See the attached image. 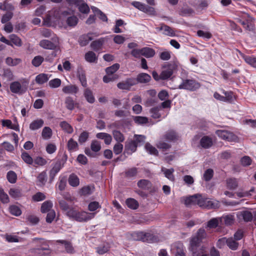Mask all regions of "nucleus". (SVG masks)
<instances>
[{
  "label": "nucleus",
  "instance_id": "41",
  "mask_svg": "<svg viewBox=\"0 0 256 256\" xmlns=\"http://www.w3.org/2000/svg\"><path fill=\"white\" fill-rule=\"evenodd\" d=\"M68 149L70 151H76L78 148V142L72 138H70L67 144Z\"/></svg>",
  "mask_w": 256,
  "mask_h": 256
},
{
  "label": "nucleus",
  "instance_id": "39",
  "mask_svg": "<svg viewBox=\"0 0 256 256\" xmlns=\"http://www.w3.org/2000/svg\"><path fill=\"white\" fill-rule=\"evenodd\" d=\"M92 10L95 14V15L97 16L100 20L104 22H107V16L100 10L96 7L92 8Z\"/></svg>",
  "mask_w": 256,
  "mask_h": 256
},
{
  "label": "nucleus",
  "instance_id": "23",
  "mask_svg": "<svg viewBox=\"0 0 256 256\" xmlns=\"http://www.w3.org/2000/svg\"><path fill=\"white\" fill-rule=\"evenodd\" d=\"M78 88L75 85H68L62 88V92L66 94H76L78 92Z\"/></svg>",
  "mask_w": 256,
  "mask_h": 256
},
{
  "label": "nucleus",
  "instance_id": "53",
  "mask_svg": "<svg viewBox=\"0 0 256 256\" xmlns=\"http://www.w3.org/2000/svg\"><path fill=\"white\" fill-rule=\"evenodd\" d=\"M44 61V58L40 56H37L32 60V64L35 67L39 66Z\"/></svg>",
  "mask_w": 256,
  "mask_h": 256
},
{
  "label": "nucleus",
  "instance_id": "33",
  "mask_svg": "<svg viewBox=\"0 0 256 256\" xmlns=\"http://www.w3.org/2000/svg\"><path fill=\"white\" fill-rule=\"evenodd\" d=\"M60 126L62 129L68 134H72L74 131L72 126L66 121L60 122Z\"/></svg>",
  "mask_w": 256,
  "mask_h": 256
},
{
  "label": "nucleus",
  "instance_id": "9",
  "mask_svg": "<svg viewBox=\"0 0 256 256\" xmlns=\"http://www.w3.org/2000/svg\"><path fill=\"white\" fill-rule=\"evenodd\" d=\"M10 90L13 93L22 94L26 90V86L22 85L18 82H14L10 84Z\"/></svg>",
  "mask_w": 256,
  "mask_h": 256
},
{
  "label": "nucleus",
  "instance_id": "27",
  "mask_svg": "<svg viewBox=\"0 0 256 256\" xmlns=\"http://www.w3.org/2000/svg\"><path fill=\"white\" fill-rule=\"evenodd\" d=\"M200 143L202 148H208L212 145V140L210 138L204 136L200 140Z\"/></svg>",
  "mask_w": 256,
  "mask_h": 256
},
{
  "label": "nucleus",
  "instance_id": "37",
  "mask_svg": "<svg viewBox=\"0 0 256 256\" xmlns=\"http://www.w3.org/2000/svg\"><path fill=\"white\" fill-rule=\"evenodd\" d=\"M162 172H164V176L171 181H174V180L173 172H174V168L167 169L164 167L162 168Z\"/></svg>",
  "mask_w": 256,
  "mask_h": 256
},
{
  "label": "nucleus",
  "instance_id": "20",
  "mask_svg": "<svg viewBox=\"0 0 256 256\" xmlns=\"http://www.w3.org/2000/svg\"><path fill=\"white\" fill-rule=\"evenodd\" d=\"M64 103L66 107L70 110H72L77 105V102L70 96L66 98Z\"/></svg>",
  "mask_w": 256,
  "mask_h": 256
},
{
  "label": "nucleus",
  "instance_id": "35",
  "mask_svg": "<svg viewBox=\"0 0 256 256\" xmlns=\"http://www.w3.org/2000/svg\"><path fill=\"white\" fill-rule=\"evenodd\" d=\"M137 80L140 83H146L151 80V76L148 74L141 73L137 76Z\"/></svg>",
  "mask_w": 256,
  "mask_h": 256
},
{
  "label": "nucleus",
  "instance_id": "22",
  "mask_svg": "<svg viewBox=\"0 0 256 256\" xmlns=\"http://www.w3.org/2000/svg\"><path fill=\"white\" fill-rule=\"evenodd\" d=\"M105 39L104 38H101L98 40L93 41L90 44V46L92 49L95 51L99 50L103 45Z\"/></svg>",
  "mask_w": 256,
  "mask_h": 256
},
{
  "label": "nucleus",
  "instance_id": "40",
  "mask_svg": "<svg viewBox=\"0 0 256 256\" xmlns=\"http://www.w3.org/2000/svg\"><path fill=\"white\" fill-rule=\"evenodd\" d=\"M48 80V74H38L36 78V82L38 84H43Z\"/></svg>",
  "mask_w": 256,
  "mask_h": 256
},
{
  "label": "nucleus",
  "instance_id": "30",
  "mask_svg": "<svg viewBox=\"0 0 256 256\" xmlns=\"http://www.w3.org/2000/svg\"><path fill=\"white\" fill-rule=\"evenodd\" d=\"M241 56L246 62L252 67L256 68V58L250 56H246L241 54Z\"/></svg>",
  "mask_w": 256,
  "mask_h": 256
},
{
  "label": "nucleus",
  "instance_id": "11",
  "mask_svg": "<svg viewBox=\"0 0 256 256\" xmlns=\"http://www.w3.org/2000/svg\"><path fill=\"white\" fill-rule=\"evenodd\" d=\"M58 42H54V41H50L48 40H42L39 42V46L46 50H55L58 44Z\"/></svg>",
  "mask_w": 256,
  "mask_h": 256
},
{
  "label": "nucleus",
  "instance_id": "5",
  "mask_svg": "<svg viewBox=\"0 0 256 256\" xmlns=\"http://www.w3.org/2000/svg\"><path fill=\"white\" fill-rule=\"evenodd\" d=\"M200 84L194 79L182 78V82L176 88L174 89L178 88L180 90H186L194 92L198 89Z\"/></svg>",
  "mask_w": 256,
  "mask_h": 256
},
{
  "label": "nucleus",
  "instance_id": "18",
  "mask_svg": "<svg viewBox=\"0 0 256 256\" xmlns=\"http://www.w3.org/2000/svg\"><path fill=\"white\" fill-rule=\"evenodd\" d=\"M156 29L158 31L163 30V34L170 36H173L175 35L174 30L169 26L164 24H162L160 27L156 28Z\"/></svg>",
  "mask_w": 256,
  "mask_h": 256
},
{
  "label": "nucleus",
  "instance_id": "61",
  "mask_svg": "<svg viewBox=\"0 0 256 256\" xmlns=\"http://www.w3.org/2000/svg\"><path fill=\"white\" fill-rule=\"evenodd\" d=\"M118 76L116 74H107L103 77V81L105 83H108L110 82H113L118 78Z\"/></svg>",
  "mask_w": 256,
  "mask_h": 256
},
{
  "label": "nucleus",
  "instance_id": "6",
  "mask_svg": "<svg viewBox=\"0 0 256 256\" xmlns=\"http://www.w3.org/2000/svg\"><path fill=\"white\" fill-rule=\"evenodd\" d=\"M164 70L161 72V80H166L170 78L174 72L177 70L178 65L175 62L168 64L163 66Z\"/></svg>",
  "mask_w": 256,
  "mask_h": 256
},
{
  "label": "nucleus",
  "instance_id": "2",
  "mask_svg": "<svg viewBox=\"0 0 256 256\" xmlns=\"http://www.w3.org/2000/svg\"><path fill=\"white\" fill-rule=\"evenodd\" d=\"M68 12L66 10L60 12L59 9L54 8L48 12L44 18V24L50 26L53 24L58 23L63 18L67 17Z\"/></svg>",
  "mask_w": 256,
  "mask_h": 256
},
{
  "label": "nucleus",
  "instance_id": "7",
  "mask_svg": "<svg viewBox=\"0 0 256 256\" xmlns=\"http://www.w3.org/2000/svg\"><path fill=\"white\" fill-rule=\"evenodd\" d=\"M67 158V155L64 154L61 160H58L53 164V166L50 172V178H54L62 168L64 167V164L66 162Z\"/></svg>",
  "mask_w": 256,
  "mask_h": 256
},
{
  "label": "nucleus",
  "instance_id": "48",
  "mask_svg": "<svg viewBox=\"0 0 256 256\" xmlns=\"http://www.w3.org/2000/svg\"><path fill=\"white\" fill-rule=\"evenodd\" d=\"M6 178L10 183L14 184L16 181L17 176L15 172L10 170L7 173Z\"/></svg>",
  "mask_w": 256,
  "mask_h": 256
},
{
  "label": "nucleus",
  "instance_id": "50",
  "mask_svg": "<svg viewBox=\"0 0 256 256\" xmlns=\"http://www.w3.org/2000/svg\"><path fill=\"white\" fill-rule=\"evenodd\" d=\"M138 186L141 188L146 190L150 187V183L148 180H140L138 182Z\"/></svg>",
  "mask_w": 256,
  "mask_h": 256
},
{
  "label": "nucleus",
  "instance_id": "42",
  "mask_svg": "<svg viewBox=\"0 0 256 256\" xmlns=\"http://www.w3.org/2000/svg\"><path fill=\"white\" fill-rule=\"evenodd\" d=\"M52 207V203L50 201H46L42 205L41 212L42 213L48 212L52 210H51Z\"/></svg>",
  "mask_w": 256,
  "mask_h": 256
},
{
  "label": "nucleus",
  "instance_id": "55",
  "mask_svg": "<svg viewBox=\"0 0 256 256\" xmlns=\"http://www.w3.org/2000/svg\"><path fill=\"white\" fill-rule=\"evenodd\" d=\"M120 68V64H114L110 66L107 68L106 69V74H114Z\"/></svg>",
  "mask_w": 256,
  "mask_h": 256
},
{
  "label": "nucleus",
  "instance_id": "45",
  "mask_svg": "<svg viewBox=\"0 0 256 256\" xmlns=\"http://www.w3.org/2000/svg\"><path fill=\"white\" fill-rule=\"evenodd\" d=\"M9 211L12 214L16 216H19L22 214L20 208L15 205L10 206L9 207Z\"/></svg>",
  "mask_w": 256,
  "mask_h": 256
},
{
  "label": "nucleus",
  "instance_id": "19",
  "mask_svg": "<svg viewBox=\"0 0 256 256\" xmlns=\"http://www.w3.org/2000/svg\"><path fill=\"white\" fill-rule=\"evenodd\" d=\"M44 124V121L41 118H38L32 121L30 124V129L32 130H36L41 128Z\"/></svg>",
  "mask_w": 256,
  "mask_h": 256
},
{
  "label": "nucleus",
  "instance_id": "57",
  "mask_svg": "<svg viewBox=\"0 0 256 256\" xmlns=\"http://www.w3.org/2000/svg\"><path fill=\"white\" fill-rule=\"evenodd\" d=\"M220 222V218H213L208 222L207 226L209 228H216L218 226Z\"/></svg>",
  "mask_w": 256,
  "mask_h": 256
},
{
  "label": "nucleus",
  "instance_id": "12",
  "mask_svg": "<svg viewBox=\"0 0 256 256\" xmlns=\"http://www.w3.org/2000/svg\"><path fill=\"white\" fill-rule=\"evenodd\" d=\"M40 34L44 38H50L52 41L58 42V38L50 30L42 28L40 30Z\"/></svg>",
  "mask_w": 256,
  "mask_h": 256
},
{
  "label": "nucleus",
  "instance_id": "63",
  "mask_svg": "<svg viewBox=\"0 0 256 256\" xmlns=\"http://www.w3.org/2000/svg\"><path fill=\"white\" fill-rule=\"evenodd\" d=\"M227 246L232 250H236L238 248V244L232 238H228Z\"/></svg>",
  "mask_w": 256,
  "mask_h": 256
},
{
  "label": "nucleus",
  "instance_id": "64",
  "mask_svg": "<svg viewBox=\"0 0 256 256\" xmlns=\"http://www.w3.org/2000/svg\"><path fill=\"white\" fill-rule=\"evenodd\" d=\"M134 120L138 124H144L148 122V118L145 116H136L134 117Z\"/></svg>",
  "mask_w": 256,
  "mask_h": 256
},
{
  "label": "nucleus",
  "instance_id": "28",
  "mask_svg": "<svg viewBox=\"0 0 256 256\" xmlns=\"http://www.w3.org/2000/svg\"><path fill=\"white\" fill-rule=\"evenodd\" d=\"M84 95L88 102L90 104H93L95 101V98L93 95L92 92L90 90L87 88L84 90Z\"/></svg>",
  "mask_w": 256,
  "mask_h": 256
},
{
  "label": "nucleus",
  "instance_id": "56",
  "mask_svg": "<svg viewBox=\"0 0 256 256\" xmlns=\"http://www.w3.org/2000/svg\"><path fill=\"white\" fill-rule=\"evenodd\" d=\"M171 58V52L168 50H164L160 53V58L162 60H168Z\"/></svg>",
  "mask_w": 256,
  "mask_h": 256
},
{
  "label": "nucleus",
  "instance_id": "25",
  "mask_svg": "<svg viewBox=\"0 0 256 256\" xmlns=\"http://www.w3.org/2000/svg\"><path fill=\"white\" fill-rule=\"evenodd\" d=\"M238 216L240 219L242 218L245 222H250L252 219V214L248 211H242L238 213Z\"/></svg>",
  "mask_w": 256,
  "mask_h": 256
},
{
  "label": "nucleus",
  "instance_id": "58",
  "mask_svg": "<svg viewBox=\"0 0 256 256\" xmlns=\"http://www.w3.org/2000/svg\"><path fill=\"white\" fill-rule=\"evenodd\" d=\"M161 108H162L160 106H157L152 108L150 110L151 116L154 118H160V114L159 112Z\"/></svg>",
  "mask_w": 256,
  "mask_h": 256
},
{
  "label": "nucleus",
  "instance_id": "17",
  "mask_svg": "<svg viewBox=\"0 0 256 256\" xmlns=\"http://www.w3.org/2000/svg\"><path fill=\"white\" fill-rule=\"evenodd\" d=\"M248 18L245 20H240V23L244 26V28L247 30H252L254 28V25L252 22V18L246 15Z\"/></svg>",
  "mask_w": 256,
  "mask_h": 256
},
{
  "label": "nucleus",
  "instance_id": "3",
  "mask_svg": "<svg viewBox=\"0 0 256 256\" xmlns=\"http://www.w3.org/2000/svg\"><path fill=\"white\" fill-rule=\"evenodd\" d=\"M95 213H89L85 211L79 212L74 208L68 210L66 215L78 222H86L95 216Z\"/></svg>",
  "mask_w": 256,
  "mask_h": 256
},
{
  "label": "nucleus",
  "instance_id": "10",
  "mask_svg": "<svg viewBox=\"0 0 256 256\" xmlns=\"http://www.w3.org/2000/svg\"><path fill=\"white\" fill-rule=\"evenodd\" d=\"M216 134L222 139L231 142L234 141L236 139V136L232 133L224 130H218L216 131Z\"/></svg>",
  "mask_w": 256,
  "mask_h": 256
},
{
  "label": "nucleus",
  "instance_id": "60",
  "mask_svg": "<svg viewBox=\"0 0 256 256\" xmlns=\"http://www.w3.org/2000/svg\"><path fill=\"white\" fill-rule=\"evenodd\" d=\"M156 146L158 148L162 150H167L171 147V146L169 144L164 142L163 139L158 142Z\"/></svg>",
  "mask_w": 256,
  "mask_h": 256
},
{
  "label": "nucleus",
  "instance_id": "24",
  "mask_svg": "<svg viewBox=\"0 0 256 256\" xmlns=\"http://www.w3.org/2000/svg\"><path fill=\"white\" fill-rule=\"evenodd\" d=\"M141 51L142 52V56L146 58H152L156 54L155 50L152 48L148 47H144L141 48Z\"/></svg>",
  "mask_w": 256,
  "mask_h": 256
},
{
  "label": "nucleus",
  "instance_id": "49",
  "mask_svg": "<svg viewBox=\"0 0 256 256\" xmlns=\"http://www.w3.org/2000/svg\"><path fill=\"white\" fill-rule=\"evenodd\" d=\"M22 160L27 164H32L33 163V159L26 152H24L21 155Z\"/></svg>",
  "mask_w": 256,
  "mask_h": 256
},
{
  "label": "nucleus",
  "instance_id": "32",
  "mask_svg": "<svg viewBox=\"0 0 256 256\" xmlns=\"http://www.w3.org/2000/svg\"><path fill=\"white\" fill-rule=\"evenodd\" d=\"M68 181L70 185L73 187H76L80 184L78 178L74 174H72L69 176Z\"/></svg>",
  "mask_w": 256,
  "mask_h": 256
},
{
  "label": "nucleus",
  "instance_id": "52",
  "mask_svg": "<svg viewBox=\"0 0 256 256\" xmlns=\"http://www.w3.org/2000/svg\"><path fill=\"white\" fill-rule=\"evenodd\" d=\"M145 149L150 154L157 156L158 154V150L156 148L152 146L149 143H146L145 145Z\"/></svg>",
  "mask_w": 256,
  "mask_h": 256
},
{
  "label": "nucleus",
  "instance_id": "38",
  "mask_svg": "<svg viewBox=\"0 0 256 256\" xmlns=\"http://www.w3.org/2000/svg\"><path fill=\"white\" fill-rule=\"evenodd\" d=\"M126 203L129 208L132 210H136L138 207V202L134 198H128L126 201Z\"/></svg>",
  "mask_w": 256,
  "mask_h": 256
},
{
  "label": "nucleus",
  "instance_id": "43",
  "mask_svg": "<svg viewBox=\"0 0 256 256\" xmlns=\"http://www.w3.org/2000/svg\"><path fill=\"white\" fill-rule=\"evenodd\" d=\"M110 248L108 244H104L96 248V252L100 254H104L109 250Z\"/></svg>",
  "mask_w": 256,
  "mask_h": 256
},
{
  "label": "nucleus",
  "instance_id": "14",
  "mask_svg": "<svg viewBox=\"0 0 256 256\" xmlns=\"http://www.w3.org/2000/svg\"><path fill=\"white\" fill-rule=\"evenodd\" d=\"M132 236L135 240H142L146 242L148 240V238L152 236L149 233H144L143 232H136L132 234Z\"/></svg>",
  "mask_w": 256,
  "mask_h": 256
},
{
  "label": "nucleus",
  "instance_id": "1",
  "mask_svg": "<svg viewBox=\"0 0 256 256\" xmlns=\"http://www.w3.org/2000/svg\"><path fill=\"white\" fill-rule=\"evenodd\" d=\"M182 198L184 200V204L188 207L198 205L202 208L210 209L217 208L220 206V202L218 200H210L200 194H195Z\"/></svg>",
  "mask_w": 256,
  "mask_h": 256
},
{
  "label": "nucleus",
  "instance_id": "15",
  "mask_svg": "<svg viewBox=\"0 0 256 256\" xmlns=\"http://www.w3.org/2000/svg\"><path fill=\"white\" fill-rule=\"evenodd\" d=\"M100 35L98 32L88 33L86 35H84L80 38V44L82 46L86 45L90 40H93L94 37L98 36Z\"/></svg>",
  "mask_w": 256,
  "mask_h": 256
},
{
  "label": "nucleus",
  "instance_id": "13",
  "mask_svg": "<svg viewBox=\"0 0 256 256\" xmlns=\"http://www.w3.org/2000/svg\"><path fill=\"white\" fill-rule=\"evenodd\" d=\"M173 250L175 253V256H186L185 248L181 242H178L174 244Z\"/></svg>",
  "mask_w": 256,
  "mask_h": 256
},
{
  "label": "nucleus",
  "instance_id": "29",
  "mask_svg": "<svg viewBox=\"0 0 256 256\" xmlns=\"http://www.w3.org/2000/svg\"><path fill=\"white\" fill-rule=\"evenodd\" d=\"M56 242L61 244L68 253L72 254L74 252V248L70 242L64 240H58Z\"/></svg>",
  "mask_w": 256,
  "mask_h": 256
},
{
  "label": "nucleus",
  "instance_id": "59",
  "mask_svg": "<svg viewBox=\"0 0 256 256\" xmlns=\"http://www.w3.org/2000/svg\"><path fill=\"white\" fill-rule=\"evenodd\" d=\"M90 148L94 152H98L101 148L100 142L96 140H92L91 143Z\"/></svg>",
  "mask_w": 256,
  "mask_h": 256
},
{
  "label": "nucleus",
  "instance_id": "62",
  "mask_svg": "<svg viewBox=\"0 0 256 256\" xmlns=\"http://www.w3.org/2000/svg\"><path fill=\"white\" fill-rule=\"evenodd\" d=\"M214 175V171L211 168L206 170L203 175V178L206 181L208 182L212 178Z\"/></svg>",
  "mask_w": 256,
  "mask_h": 256
},
{
  "label": "nucleus",
  "instance_id": "34",
  "mask_svg": "<svg viewBox=\"0 0 256 256\" xmlns=\"http://www.w3.org/2000/svg\"><path fill=\"white\" fill-rule=\"evenodd\" d=\"M84 58L86 60L90 63L96 62L98 60L96 54L92 51L87 52L85 54Z\"/></svg>",
  "mask_w": 256,
  "mask_h": 256
},
{
  "label": "nucleus",
  "instance_id": "36",
  "mask_svg": "<svg viewBox=\"0 0 256 256\" xmlns=\"http://www.w3.org/2000/svg\"><path fill=\"white\" fill-rule=\"evenodd\" d=\"M238 185V180L234 178H229L226 180L227 188L233 190H235Z\"/></svg>",
  "mask_w": 256,
  "mask_h": 256
},
{
  "label": "nucleus",
  "instance_id": "47",
  "mask_svg": "<svg viewBox=\"0 0 256 256\" xmlns=\"http://www.w3.org/2000/svg\"><path fill=\"white\" fill-rule=\"evenodd\" d=\"M112 134L114 140L118 143L122 142L124 140V138L123 134L118 130H114L112 132Z\"/></svg>",
  "mask_w": 256,
  "mask_h": 256
},
{
  "label": "nucleus",
  "instance_id": "21",
  "mask_svg": "<svg viewBox=\"0 0 256 256\" xmlns=\"http://www.w3.org/2000/svg\"><path fill=\"white\" fill-rule=\"evenodd\" d=\"M138 146V144L135 141L132 140L128 142L126 145V153L128 154H132V152H136Z\"/></svg>",
  "mask_w": 256,
  "mask_h": 256
},
{
  "label": "nucleus",
  "instance_id": "46",
  "mask_svg": "<svg viewBox=\"0 0 256 256\" xmlns=\"http://www.w3.org/2000/svg\"><path fill=\"white\" fill-rule=\"evenodd\" d=\"M78 20V18L76 16H68L66 19V24L68 26L74 27L77 24Z\"/></svg>",
  "mask_w": 256,
  "mask_h": 256
},
{
  "label": "nucleus",
  "instance_id": "31",
  "mask_svg": "<svg viewBox=\"0 0 256 256\" xmlns=\"http://www.w3.org/2000/svg\"><path fill=\"white\" fill-rule=\"evenodd\" d=\"M52 134V130L48 126H45L42 132V138L46 140L50 139Z\"/></svg>",
  "mask_w": 256,
  "mask_h": 256
},
{
  "label": "nucleus",
  "instance_id": "4",
  "mask_svg": "<svg viewBox=\"0 0 256 256\" xmlns=\"http://www.w3.org/2000/svg\"><path fill=\"white\" fill-rule=\"evenodd\" d=\"M206 236L207 234L206 230L202 228H200L196 235L192 236L190 240V250L195 254V250H197L200 242L206 238Z\"/></svg>",
  "mask_w": 256,
  "mask_h": 256
},
{
  "label": "nucleus",
  "instance_id": "54",
  "mask_svg": "<svg viewBox=\"0 0 256 256\" xmlns=\"http://www.w3.org/2000/svg\"><path fill=\"white\" fill-rule=\"evenodd\" d=\"M77 7H78L80 12L83 14H88L90 12V8L87 4L85 3L84 0H82V2Z\"/></svg>",
  "mask_w": 256,
  "mask_h": 256
},
{
  "label": "nucleus",
  "instance_id": "8",
  "mask_svg": "<svg viewBox=\"0 0 256 256\" xmlns=\"http://www.w3.org/2000/svg\"><path fill=\"white\" fill-rule=\"evenodd\" d=\"M132 4L140 10L152 16L156 15V12L152 7L146 5L139 2L134 1Z\"/></svg>",
  "mask_w": 256,
  "mask_h": 256
},
{
  "label": "nucleus",
  "instance_id": "44",
  "mask_svg": "<svg viewBox=\"0 0 256 256\" xmlns=\"http://www.w3.org/2000/svg\"><path fill=\"white\" fill-rule=\"evenodd\" d=\"M234 218L232 215H227L220 218V222H224L226 225L228 226L234 222Z\"/></svg>",
  "mask_w": 256,
  "mask_h": 256
},
{
  "label": "nucleus",
  "instance_id": "26",
  "mask_svg": "<svg viewBox=\"0 0 256 256\" xmlns=\"http://www.w3.org/2000/svg\"><path fill=\"white\" fill-rule=\"evenodd\" d=\"M38 185L42 186H44L47 181V174L46 171L41 172L38 176Z\"/></svg>",
  "mask_w": 256,
  "mask_h": 256
},
{
  "label": "nucleus",
  "instance_id": "16",
  "mask_svg": "<svg viewBox=\"0 0 256 256\" xmlns=\"http://www.w3.org/2000/svg\"><path fill=\"white\" fill-rule=\"evenodd\" d=\"M178 138V135L174 131L170 130L165 134L163 136L162 139L168 142H173L176 141Z\"/></svg>",
  "mask_w": 256,
  "mask_h": 256
},
{
  "label": "nucleus",
  "instance_id": "51",
  "mask_svg": "<svg viewBox=\"0 0 256 256\" xmlns=\"http://www.w3.org/2000/svg\"><path fill=\"white\" fill-rule=\"evenodd\" d=\"M10 39L11 44L12 43L14 45L18 46H22L21 40L16 34H12L10 36Z\"/></svg>",
  "mask_w": 256,
  "mask_h": 256
}]
</instances>
